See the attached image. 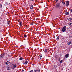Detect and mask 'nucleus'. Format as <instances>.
I'll list each match as a JSON object with an SVG mask.
<instances>
[{
    "mask_svg": "<svg viewBox=\"0 0 72 72\" xmlns=\"http://www.w3.org/2000/svg\"><path fill=\"white\" fill-rule=\"evenodd\" d=\"M56 6L59 9L61 8V6L60 5V3H58L56 5Z\"/></svg>",
    "mask_w": 72,
    "mask_h": 72,
    "instance_id": "1",
    "label": "nucleus"
},
{
    "mask_svg": "<svg viewBox=\"0 0 72 72\" xmlns=\"http://www.w3.org/2000/svg\"><path fill=\"white\" fill-rule=\"evenodd\" d=\"M66 30H67L66 26H64L62 29V32H65V31H66Z\"/></svg>",
    "mask_w": 72,
    "mask_h": 72,
    "instance_id": "2",
    "label": "nucleus"
},
{
    "mask_svg": "<svg viewBox=\"0 0 72 72\" xmlns=\"http://www.w3.org/2000/svg\"><path fill=\"white\" fill-rule=\"evenodd\" d=\"M16 67V65L15 64H12V68H13V69H14Z\"/></svg>",
    "mask_w": 72,
    "mask_h": 72,
    "instance_id": "3",
    "label": "nucleus"
},
{
    "mask_svg": "<svg viewBox=\"0 0 72 72\" xmlns=\"http://www.w3.org/2000/svg\"><path fill=\"white\" fill-rule=\"evenodd\" d=\"M5 54H1L0 55V58H3L4 57Z\"/></svg>",
    "mask_w": 72,
    "mask_h": 72,
    "instance_id": "4",
    "label": "nucleus"
},
{
    "mask_svg": "<svg viewBox=\"0 0 72 72\" xmlns=\"http://www.w3.org/2000/svg\"><path fill=\"white\" fill-rule=\"evenodd\" d=\"M69 1H67L66 3V6H68V5H69Z\"/></svg>",
    "mask_w": 72,
    "mask_h": 72,
    "instance_id": "5",
    "label": "nucleus"
},
{
    "mask_svg": "<svg viewBox=\"0 0 72 72\" xmlns=\"http://www.w3.org/2000/svg\"><path fill=\"white\" fill-rule=\"evenodd\" d=\"M34 71L35 72H40V69H39V70H36L35 69L34 70Z\"/></svg>",
    "mask_w": 72,
    "mask_h": 72,
    "instance_id": "6",
    "label": "nucleus"
},
{
    "mask_svg": "<svg viewBox=\"0 0 72 72\" xmlns=\"http://www.w3.org/2000/svg\"><path fill=\"white\" fill-rule=\"evenodd\" d=\"M33 5H31L30 6V9H33Z\"/></svg>",
    "mask_w": 72,
    "mask_h": 72,
    "instance_id": "7",
    "label": "nucleus"
},
{
    "mask_svg": "<svg viewBox=\"0 0 72 72\" xmlns=\"http://www.w3.org/2000/svg\"><path fill=\"white\" fill-rule=\"evenodd\" d=\"M65 57L66 58H68L69 57V55L68 54H66L65 55Z\"/></svg>",
    "mask_w": 72,
    "mask_h": 72,
    "instance_id": "8",
    "label": "nucleus"
},
{
    "mask_svg": "<svg viewBox=\"0 0 72 72\" xmlns=\"http://www.w3.org/2000/svg\"><path fill=\"white\" fill-rule=\"evenodd\" d=\"M7 69H8V70H9L10 69V67H9V66H8L7 67Z\"/></svg>",
    "mask_w": 72,
    "mask_h": 72,
    "instance_id": "9",
    "label": "nucleus"
},
{
    "mask_svg": "<svg viewBox=\"0 0 72 72\" xmlns=\"http://www.w3.org/2000/svg\"><path fill=\"white\" fill-rule=\"evenodd\" d=\"M6 64H9V63H10V62L9 61H7V62H6L5 63Z\"/></svg>",
    "mask_w": 72,
    "mask_h": 72,
    "instance_id": "10",
    "label": "nucleus"
},
{
    "mask_svg": "<svg viewBox=\"0 0 72 72\" xmlns=\"http://www.w3.org/2000/svg\"><path fill=\"white\" fill-rule=\"evenodd\" d=\"M19 23L20 26H22V22H20Z\"/></svg>",
    "mask_w": 72,
    "mask_h": 72,
    "instance_id": "11",
    "label": "nucleus"
},
{
    "mask_svg": "<svg viewBox=\"0 0 72 72\" xmlns=\"http://www.w3.org/2000/svg\"><path fill=\"white\" fill-rule=\"evenodd\" d=\"M69 12H67L65 13L66 15H69Z\"/></svg>",
    "mask_w": 72,
    "mask_h": 72,
    "instance_id": "12",
    "label": "nucleus"
},
{
    "mask_svg": "<svg viewBox=\"0 0 72 72\" xmlns=\"http://www.w3.org/2000/svg\"><path fill=\"white\" fill-rule=\"evenodd\" d=\"M47 51H48V50H47V49H45V50H44L45 53H46V52H47Z\"/></svg>",
    "mask_w": 72,
    "mask_h": 72,
    "instance_id": "13",
    "label": "nucleus"
},
{
    "mask_svg": "<svg viewBox=\"0 0 72 72\" xmlns=\"http://www.w3.org/2000/svg\"><path fill=\"white\" fill-rule=\"evenodd\" d=\"M19 60H22L23 59V58H22V57H20L19 58Z\"/></svg>",
    "mask_w": 72,
    "mask_h": 72,
    "instance_id": "14",
    "label": "nucleus"
},
{
    "mask_svg": "<svg viewBox=\"0 0 72 72\" xmlns=\"http://www.w3.org/2000/svg\"><path fill=\"white\" fill-rule=\"evenodd\" d=\"M69 26H71V27H72V23H71L69 24Z\"/></svg>",
    "mask_w": 72,
    "mask_h": 72,
    "instance_id": "15",
    "label": "nucleus"
},
{
    "mask_svg": "<svg viewBox=\"0 0 72 72\" xmlns=\"http://www.w3.org/2000/svg\"><path fill=\"white\" fill-rule=\"evenodd\" d=\"M59 37L58 36L57 37V41H58V40H59Z\"/></svg>",
    "mask_w": 72,
    "mask_h": 72,
    "instance_id": "16",
    "label": "nucleus"
},
{
    "mask_svg": "<svg viewBox=\"0 0 72 72\" xmlns=\"http://www.w3.org/2000/svg\"><path fill=\"white\" fill-rule=\"evenodd\" d=\"M28 62H27V61L26 60L25 62V64H27Z\"/></svg>",
    "mask_w": 72,
    "mask_h": 72,
    "instance_id": "17",
    "label": "nucleus"
},
{
    "mask_svg": "<svg viewBox=\"0 0 72 72\" xmlns=\"http://www.w3.org/2000/svg\"><path fill=\"white\" fill-rule=\"evenodd\" d=\"M70 44H72V41H71L70 42H69Z\"/></svg>",
    "mask_w": 72,
    "mask_h": 72,
    "instance_id": "18",
    "label": "nucleus"
},
{
    "mask_svg": "<svg viewBox=\"0 0 72 72\" xmlns=\"http://www.w3.org/2000/svg\"><path fill=\"white\" fill-rule=\"evenodd\" d=\"M69 21H72V19L70 18L69 19Z\"/></svg>",
    "mask_w": 72,
    "mask_h": 72,
    "instance_id": "19",
    "label": "nucleus"
},
{
    "mask_svg": "<svg viewBox=\"0 0 72 72\" xmlns=\"http://www.w3.org/2000/svg\"><path fill=\"white\" fill-rule=\"evenodd\" d=\"M2 8V4H1L0 5V8Z\"/></svg>",
    "mask_w": 72,
    "mask_h": 72,
    "instance_id": "20",
    "label": "nucleus"
},
{
    "mask_svg": "<svg viewBox=\"0 0 72 72\" xmlns=\"http://www.w3.org/2000/svg\"><path fill=\"white\" fill-rule=\"evenodd\" d=\"M24 36L25 37H27V35H24Z\"/></svg>",
    "mask_w": 72,
    "mask_h": 72,
    "instance_id": "21",
    "label": "nucleus"
},
{
    "mask_svg": "<svg viewBox=\"0 0 72 72\" xmlns=\"http://www.w3.org/2000/svg\"><path fill=\"white\" fill-rule=\"evenodd\" d=\"M62 3L64 5V4H65V3H64V2H62Z\"/></svg>",
    "mask_w": 72,
    "mask_h": 72,
    "instance_id": "22",
    "label": "nucleus"
},
{
    "mask_svg": "<svg viewBox=\"0 0 72 72\" xmlns=\"http://www.w3.org/2000/svg\"><path fill=\"white\" fill-rule=\"evenodd\" d=\"M6 5H8V3H6Z\"/></svg>",
    "mask_w": 72,
    "mask_h": 72,
    "instance_id": "23",
    "label": "nucleus"
},
{
    "mask_svg": "<svg viewBox=\"0 0 72 72\" xmlns=\"http://www.w3.org/2000/svg\"><path fill=\"white\" fill-rule=\"evenodd\" d=\"M9 22L8 21L7 22V24H9Z\"/></svg>",
    "mask_w": 72,
    "mask_h": 72,
    "instance_id": "24",
    "label": "nucleus"
},
{
    "mask_svg": "<svg viewBox=\"0 0 72 72\" xmlns=\"http://www.w3.org/2000/svg\"><path fill=\"white\" fill-rule=\"evenodd\" d=\"M30 72H33V70H32L30 71Z\"/></svg>",
    "mask_w": 72,
    "mask_h": 72,
    "instance_id": "25",
    "label": "nucleus"
},
{
    "mask_svg": "<svg viewBox=\"0 0 72 72\" xmlns=\"http://www.w3.org/2000/svg\"><path fill=\"white\" fill-rule=\"evenodd\" d=\"M70 48H72V44L70 45Z\"/></svg>",
    "mask_w": 72,
    "mask_h": 72,
    "instance_id": "26",
    "label": "nucleus"
},
{
    "mask_svg": "<svg viewBox=\"0 0 72 72\" xmlns=\"http://www.w3.org/2000/svg\"><path fill=\"white\" fill-rule=\"evenodd\" d=\"M31 25H33V23L32 22V23H31Z\"/></svg>",
    "mask_w": 72,
    "mask_h": 72,
    "instance_id": "27",
    "label": "nucleus"
},
{
    "mask_svg": "<svg viewBox=\"0 0 72 72\" xmlns=\"http://www.w3.org/2000/svg\"><path fill=\"white\" fill-rule=\"evenodd\" d=\"M62 62H63V60H61L60 61V63H62Z\"/></svg>",
    "mask_w": 72,
    "mask_h": 72,
    "instance_id": "28",
    "label": "nucleus"
},
{
    "mask_svg": "<svg viewBox=\"0 0 72 72\" xmlns=\"http://www.w3.org/2000/svg\"><path fill=\"white\" fill-rule=\"evenodd\" d=\"M39 57L40 58H42V55H40Z\"/></svg>",
    "mask_w": 72,
    "mask_h": 72,
    "instance_id": "29",
    "label": "nucleus"
},
{
    "mask_svg": "<svg viewBox=\"0 0 72 72\" xmlns=\"http://www.w3.org/2000/svg\"><path fill=\"white\" fill-rule=\"evenodd\" d=\"M21 72H24V71L23 70L21 71Z\"/></svg>",
    "mask_w": 72,
    "mask_h": 72,
    "instance_id": "30",
    "label": "nucleus"
},
{
    "mask_svg": "<svg viewBox=\"0 0 72 72\" xmlns=\"http://www.w3.org/2000/svg\"><path fill=\"white\" fill-rule=\"evenodd\" d=\"M70 11L72 12V9L70 10Z\"/></svg>",
    "mask_w": 72,
    "mask_h": 72,
    "instance_id": "31",
    "label": "nucleus"
},
{
    "mask_svg": "<svg viewBox=\"0 0 72 72\" xmlns=\"http://www.w3.org/2000/svg\"><path fill=\"white\" fill-rule=\"evenodd\" d=\"M56 1V2H57V1H58V0H55Z\"/></svg>",
    "mask_w": 72,
    "mask_h": 72,
    "instance_id": "32",
    "label": "nucleus"
},
{
    "mask_svg": "<svg viewBox=\"0 0 72 72\" xmlns=\"http://www.w3.org/2000/svg\"><path fill=\"white\" fill-rule=\"evenodd\" d=\"M68 45H70V44H69V43H68Z\"/></svg>",
    "mask_w": 72,
    "mask_h": 72,
    "instance_id": "33",
    "label": "nucleus"
},
{
    "mask_svg": "<svg viewBox=\"0 0 72 72\" xmlns=\"http://www.w3.org/2000/svg\"><path fill=\"white\" fill-rule=\"evenodd\" d=\"M62 2H63L64 1L63 0H62Z\"/></svg>",
    "mask_w": 72,
    "mask_h": 72,
    "instance_id": "34",
    "label": "nucleus"
},
{
    "mask_svg": "<svg viewBox=\"0 0 72 72\" xmlns=\"http://www.w3.org/2000/svg\"><path fill=\"white\" fill-rule=\"evenodd\" d=\"M31 0V1H33V0Z\"/></svg>",
    "mask_w": 72,
    "mask_h": 72,
    "instance_id": "35",
    "label": "nucleus"
},
{
    "mask_svg": "<svg viewBox=\"0 0 72 72\" xmlns=\"http://www.w3.org/2000/svg\"><path fill=\"white\" fill-rule=\"evenodd\" d=\"M1 0H0V1H1Z\"/></svg>",
    "mask_w": 72,
    "mask_h": 72,
    "instance_id": "36",
    "label": "nucleus"
},
{
    "mask_svg": "<svg viewBox=\"0 0 72 72\" xmlns=\"http://www.w3.org/2000/svg\"><path fill=\"white\" fill-rule=\"evenodd\" d=\"M24 64H25V63H24Z\"/></svg>",
    "mask_w": 72,
    "mask_h": 72,
    "instance_id": "37",
    "label": "nucleus"
},
{
    "mask_svg": "<svg viewBox=\"0 0 72 72\" xmlns=\"http://www.w3.org/2000/svg\"><path fill=\"white\" fill-rule=\"evenodd\" d=\"M28 72H30V71H29Z\"/></svg>",
    "mask_w": 72,
    "mask_h": 72,
    "instance_id": "38",
    "label": "nucleus"
}]
</instances>
